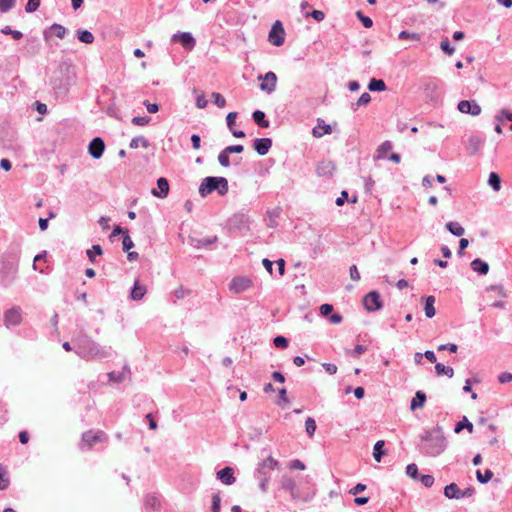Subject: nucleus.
I'll list each match as a JSON object with an SVG mask.
<instances>
[{
	"label": "nucleus",
	"mask_w": 512,
	"mask_h": 512,
	"mask_svg": "<svg viewBox=\"0 0 512 512\" xmlns=\"http://www.w3.org/2000/svg\"><path fill=\"white\" fill-rule=\"evenodd\" d=\"M212 512H220L221 511V496L220 493H214L212 495V504H211Z\"/></svg>",
	"instance_id": "nucleus-42"
},
{
	"label": "nucleus",
	"mask_w": 512,
	"mask_h": 512,
	"mask_svg": "<svg viewBox=\"0 0 512 512\" xmlns=\"http://www.w3.org/2000/svg\"><path fill=\"white\" fill-rule=\"evenodd\" d=\"M95 255H102V248L100 245H93L91 249L87 250V256L91 262L95 261Z\"/></svg>",
	"instance_id": "nucleus-47"
},
{
	"label": "nucleus",
	"mask_w": 512,
	"mask_h": 512,
	"mask_svg": "<svg viewBox=\"0 0 512 512\" xmlns=\"http://www.w3.org/2000/svg\"><path fill=\"white\" fill-rule=\"evenodd\" d=\"M371 101L369 93L364 92L355 104H352V109L356 110L358 107L368 104Z\"/></svg>",
	"instance_id": "nucleus-43"
},
{
	"label": "nucleus",
	"mask_w": 512,
	"mask_h": 512,
	"mask_svg": "<svg viewBox=\"0 0 512 512\" xmlns=\"http://www.w3.org/2000/svg\"><path fill=\"white\" fill-rule=\"evenodd\" d=\"M384 441L379 440L375 443L374 449H373V457L377 462H380L382 459V456L385 454L383 447H384Z\"/></svg>",
	"instance_id": "nucleus-35"
},
{
	"label": "nucleus",
	"mask_w": 512,
	"mask_h": 512,
	"mask_svg": "<svg viewBox=\"0 0 512 512\" xmlns=\"http://www.w3.org/2000/svg\"><path fill=\"white\" fill-rule=\"evenodd\" d=\"M149 146V141L144 136L134 137L130 141V148L136 149L138 147L147 148Z\"/></svg>",
	"instance_id": "nucleus-37"
},
{
	"label": "nucleus",
	"mask_w": 512,
	"mask_h": 512,
	"mask_svg": "<svg viewBox=\"0 0 512 512\" xmlns=\"http://www.w3.org/2000/svg\"><path fill=\"white\" fill-rule=\"evenodd\" d=\"M364 307L369 312H375L383 307L380 294L377 291H371L363 299Z\"/></svg>",
	"instance_id": "nucleus-5"
},
{
	"label": "nucleus",
	"mask_w": 512,
	"mask_h": 512,
	"mask_svg": "<svg viewBox=\"0 0 512 512\" xmlns=\"http://www.w3.org/2000/svg\"><path fill=\"white\" fill-rule=\"evenodd\" d=\"M232 221L239 228H245V227H248V225L250 223V218L248 215H246L244 213H238L233 216Z\"/></svg>",
	"instance_id": "nucleus-28"
},
{
	"label": "nucleus",
	"mask_w": 512,
	"mask_h": 512,
	"mask_svg": "<svg viewBox=\"0 0 512 512\" xmlns=\"http://www.w3.org/2000/svg\"><path fill=\"white\" fill-rule=\"evenodd\" d=\"M172 41L179 42L188 51H191L196 44L190 32H178L172 36Z\"/></svg>",
	"instance_id": "nucleus-9"
},
{
	"label": "nucleus",
	"mask_w": 512,
	"mask_h": 512,
	"mask_svg": "<svg viewBox=\"0 0 512 512\" xmlns=\"http://www.w3.org/2000/svg\"><path fill=\"white\" fill-rule=\"evenodd\" d=\"M440 47L442 51L448 55H452L455 51L454 47L450 45L448 38H445L444 40L441 41Z\"/></svg>",
	"instance_id": "nucleus-54"
},
{
	"label": "nucleus",
	"mask_w": 512,
	"mask_h": 512,
	"mask_svg": "<svg viewBox=\"0 0 512 512\" xmlns=\"http://www.w3.org/2000/svg\"><path fill=\"white\" fill-rule=\"evenodd\" d=\"M272 147V140L270 138H257L253 142V148L260 155H266Z\"/></svg>",
	"instance_id": "nucleus-15"
},
{
	"label": "nucleus",
	"mask_w": 512,
	"mask_h": 512,
	"mask_svg": "<svg viewBox=\"0 0 512 512\" xmlns=\"http://www.w3.org/2000/svg\"><path fill=\"white\" fill-rule=\"evenodd\" d=\"M143 504L146 512H160L162 508L161 496L157 493H148L144 497Z\"/></svg>",
	"instance_id": "nucleus-8"
},
{
	"label": "nucleus",
	"mask_w": 512,
	"mask_h": 512,
	"mask_svg": "<svg viewBox=\"0 0 512 512\" xmlns=\"http://www.w3.org/2000/svg\"><path fill=\"white\" fill-rule=\"evenodd\" d=\"M285 39V30L282 26V23L280 21H276L268 35V40L271 44L274 46H281L284 43Z\"/></svg>",
	"instance_id": "nucleus-6"
},
{
	"label": "nucleus",
	"mask_w": 512,
	"mask_h": 512,
	"mask_svg": "<svg viewBox=\"0 0 512 512\" xmlns=\"http://www.w3.org/2000/svg\"><path fill=\"white\" fill-rule=\"evenodd\" d=\"M471 268L480 275H486L489 271L488 263L480 258H476L471 262Z\"/></svg>",
	"instance_id": "nucleus-21"
},
{
	"label": "nucleus",
	"mask_w": 512,
	"mask_h": 512,
	"mask_svg": "<svg viewBox=\"0 0 512 512\" xmlns=\"http://www.w3.org/2000/svg\"><path fill=\"white\" fill-rule=\"evenodd\" d=\"M435 372L438 376L440 375H446L449 378H452L454 376V370L450 366H445L442 363H436L435 364Z\"/></svg>",
	"instance_id": "nucleus-31"
},
{
	"label": "nucleus",
	"mask_w": 512,
	"mask_h": 512,
	"mask_svg": "<svg viewBox=\"0 0 512 512\" xmlns=\"http://www.w3.org/2000/svg\"><path fill=\"white\" fill-rule=\"evenodd\" d=\"M76 354L85 360H100L108 355V352L91 339H84L77 345Z\"/></svg>",
	"instance_id": "nucleus-3"
},
{
	"label": "nucleus",
	"mask_w": 512,
	"mask_h": 512,
	"mask_svg": "<svg viewBox=\"0 0 512 512\" xmlns=\"http://www.w3.org/2000/svg\"><path fill=\"white\" fill-rule=\"evenodd\" d=\"M434 303H435L434 296H428L425 298L424 311H425V315L427 318H432L436 314Z\"/></svg>",
	"instance_id": "nucleus-27"
},
{
	"label": "nucleus",
	"mask_w": 512,
	"mask_h": 512,
	"mask_svg": "<svg viewBox=\"0 0 512 512\" xmlns=\"http://www.w3.org/2000/svg\"><path fill=\"white\" fill-rule=\"evenodd\" d=\"M228 180L224 177L208 176L204 178L199 186V194L206 197L213 191H217L220 196L228 193Z\"/></svg>",
	"instance_id": "nucleus-4"
},
{
	"label": "nucleus",
	"mask_w": 512,
	"mask_h": 512,
	"mask_svg": "<svg viewBox=\"0 0 512 512\" xmlns=\"http://www.w3.org/2000/svg\"><path fill=\"white\" fill-rule=\"evenodd\" d=\"M498 381L501 383V384H506V383H510L512 381V374L510 372H502L499 376H498Z\"/></svg>",
	"instance_id": "nucleus-64"
},
{
	"label": "nucleus",
	"mask_w": 512,
	"mask_h": 512,
	"mask_svg": "<svg viewBox=\"0 0 512 512\" xmlns=\"http://www.w3.org/2000/svg\"><path fill=\"white\" fill-rule=\"evenodd\" d=\"M357 18L361 21L365 28H370L373 25V21L370 17L365 16L361 11L356 12Z\"/></svg>",
	"instance_id": "nucleus-50"
},
{
	"label": "nucleus",
	"mask_w": 512,
	"mask_h": 512,
	"mask_svg": "<svg viewBox=\"0 0 512 512\" xmlns=\"http://www.w3.org/2000/svg\"><path fill=\"white\" fill-rule=\"evenodd\" d=\"M226 150V152H228L229 154H232V153H236V154H239V153H242L243 150H244V147L243 145L241 144H237V145H230V146H227L224 148Z\"/></svg>",
	"instance_id": "nucleus-63"
},
{
	"label": "nucleus",
	"mask_w": 512,
	"mask_h": 512,
	"mask_svg": "<svg viewBox=\"0 0 512 512\" xmlns=\"http://www.w3.org/2000/svg\"><path fill=\"white\" fill-rule=\"evenodd\" d=\"M122 234V245H123V251L128 252V231L123 230L120 226H116L112 233L110 234V240L113 241L114 238L118 235Z\"/></svg>",
	"instance_id": "nucleus-23"
},
{
	"label": "nucleus",
	"mask_w": 512,
	"mask_h": 512,
	"mask_svg": "<svg viewBox=\"0 0 512 512\" xmlns=\"http://www.w3.org/2000/svg\"><path fill=\"white\" fill-rule=\"evenodd\" d=\"M104 150H105V143H104L103 139L100 137L93 138L88 145V152H89L90 156L94 159L101 158Z\"/></svg>",
	"instance_id": "nucleus-10"
},
{
	"label": "nucleus",
	"mask_w": 512,
	"mask_h": 512,
	"mask_svg": "<svg viewBox=\"0 0 512 512\" xmlns=\"http://www.w3.org/2000/svg\"><path fill=\"white\" fill-rule=\"evenodd\" d=\"M309 16H311L317 22H320L325 18L324 12H322L320 10H313L312 12L305 14V17H309Z\"/></svg>",
	"instance_id": "nucleus-59"
},
{
	"label": "nucleus",
	"mask_w": 512,
	"mask_h": 512,
	"mask_svg": "<svg viewBox=\"0 0 512 512\" xmlns=\"http://www.w3.org/2000/svg\"><path fill=\"white\" fill-rule=\"evenodd\" d=\"M446 447L447 441L440 426L425 431L421 436L420 452L425 456L436 457L442 454Z\"/></svg>",
	"instance_id": "nucleus-1"
},
{
	"label": "nucleus",
	"mask_w": 512,
	"mask_h": 512,
	"mask_svg": "<svg viewBox=\"0 0 512 512\" xmlns=\"http://www.w3.org/2000/svg\"><path fill=\"white\" fill-rule=\"evenodd\" d=\"M280 487L290 493L292 500L299 499V495L295 491L296 482L292 477L283 475L280 479Z\"/></svg>",
	"instance_id": "nucleus-13"
},
{
	"label": "nucleus",
	"mask_w": 512,
	"mask_h": 512,
	"mask_svg": "<svg viewBox=\"0 0 512 512\" xmlns=\"http://www.w3.org/2000/svg\"><path fill=\"white\" fill-rule=\"evenodd\" d=\"M195 105H196V107H197V108H199V109H204V108H206V107H207V105H208V101H207V99H206V97H205V95H204V94H200V95H198V96L196 97Z\"/></svg>",
	"instance_id": "nucleus-60"
},
{
	"label": "nucleus",
	"mask_w": 512,
	"mask_h": 512,
	"mask_svg": "<svg viewBox=\"0 0 512 512\" xmlns=\"http://www.w3.org/2000/svg\"><path fill=\"white\" fill-rule=\"evenodd\" d=\"M146 294V287L141 285L139 280H135L132 290L130 291V298L133 300H140Z\"/></svg>",
	"instance_id": "nucleus-22"
},
{
	"label": "nucleus",
	"mask_w": 512,
	"mask_h": 512,
	"mask_svg": "<svg viewBox=\"0 0 512 512\" xmlns=\"http://www.w3.org/2000/svg\"><path fill=\"white\" fill-rule=\"evenodd\" d=\"M406 474L408 476H410L411 478H414L416 479L418 477V467L416 464L412 463V464H409L407 467H406Z\"/></svg>",
	"instance_id": "nucleus-58"
},
{
	"label": "nucleus",
	"mask_w": 512,
	"mask_h": 512,
	"mask_svg": "<svg viewBox=\"0 0 512 512\" xmlns=\"http://www.w3.org/2000/svg\"><path fill=\"white\" fill-rule=\"evenodd\" d=\"M438 351L448 350L451 353H456L458 350V346L454 343L441 344L438 346Z\"/></svg>",
	"instance_id": "nucleus-62"
},
{
	"label": "nucleus",
	"mask_w": 512,
	"mask_h": 512,
	"mask_svg": "<svg viewBox=\"0 0 512 512\" xmlns=\"http://www.w3.org/2000/svg\"><path fill=\"white\" fill-rule=\"evenodd\" d=\"M398 38L400 40L420 41L421 35L414 32L401 31L398 35Z\"/></svg>",
	"instance_id": "nucleus-39"
},
{
	"label": "nucleus",
	"mask_w": 512,
	"mask_h": 512,
	"mask_svg": "<svg viewBox=\"0 0 512 512\" xmlns=\"http://www.w3.org/2000/svg\"><path fill=\"white\" fill-rule=\"evenodd\" d=\"M211 97L214 101V103L219 107V108H223L226 106V100L225 98L218 92H213L211 94Z\"/></svg>",
	"instance_id": "nucleus-51"
},
{
	"label": "nucleus",
	"mask_w": 512,
	"mask_h": 512,
	"mask_svg": "<svg viewBox=\"0 0 512 512\" xmlns=\"http://www.w3.org/2000/svg\"><path fill=\"white\" fill-rule=\"evenodd\" d=\"M252 286V280L246 276L234 277L229 283V290L234 294H240Z\"/></svg>",
	"instance_id": "nucleus-7"
},
{
	"label": "nucleus",
	"mask_w": 512,
	"mask_h": 512,
	"mask_svg": "<svg viewBox=\"0 0 512 512\" xmlns=\"http://www.w3.org/2000/svg\"><path fill=\"white\" fill-rule=\"evenodd\" d=\"M229 153L226 152L225 149H223L219 155H218V162L222 167H229L230 166V160H229Z\"/></svg>",
	"instance_id": "nucleus-46"
},
{
	"label": "nucleus",
	"mask_w": 512,
	"mask_h": 512,
	"mask_svg": "<svg viewBox=\"0 0 512 512\" xmlns=\"http://www.w3.org/2000/svg\"><path fill=\"white\" fill-rule=\"evenodd\" d=\"M318 126L313 128V136L316 138H320L325 134H330L332 132V128L330 125L325 124L323 120L318 119Z\"/></svg>",
	"instance_id": "nucleus-24"
},
{
	"label": "nucleus",
	"mask_w": 512,
	"mask_h": 512,
	"mask_svg": "<svg viewBox=\"0 0 512 512\" xmlns=\"http://www.w3.org/2000/svg\"><path fill=\"white\" fill-rule=\"evenodd\" d=\"M217 478L225 485H232L236 478L232 467L226 466L217 472Z\"/></svg>",
	"instance_id": "nucleus-18"
},
{
	"label": "nucleus",
	"mask_w": 512,
	"mask_h": 512,
	"mask_svg": "<svg viewBox=\"0 0 512 512\" xmlns=\"http://www.w3.org/2000/svg\"><path fill=\"white\" fill-rule=\"evenodd\" d=\"M493 475L494 474L490 469H486L484 474H482L480 470H477L476 472L477 480L482 484L488 483L492 479Z\"/></svg>",
	"instance_id": "nucleus-38"
},
{
	"label": "nucleus",
	"mask_w": 512,
	"mask_h": 512,
	"mask_svg": "<svg viewBox=\"0 0 512 512\" xmlns=\"http://www.w3.org/2000/svg\"><path fill=\"white\" fill-rule=\"evenodd\" d=\"M446 229L457 237H461L465 233L464 228L458 222H448Z\"/></svg>",
	"instance_id": "nucleus-32"
},
{
	"label": "nucleus",
	"mask_w": 512,
	"mask_h": 512,
	"mask_svg": "<svg viewBox=\"0 0 512 512\" xmlns=\"http://www.w3.org/2000/svg\"><path fill=\"white\" fill-rule=\"evenodd\" d=\"M153 196L165 199L169 194V183L168 180L164 177H160L157 180V188H153L151 190Z\"/></svg>",
	"instance_id": "nucleus-14"
},
{
	"label": "nucleus",
	"mask_w": 512,
	"mask_h": 512,
	"mask_svg": "<svg viewBox=\"0 0 512 512\" xmlns=\"http://www.w3.org/2000/svg\"><path fill=\"white\" fill-rule=\"evenodd\" d=\"M40 6V0H28L26 4L25 10L27 13H32L36 11Z\"/></svg>",
	"instance_id": "nucleus-56"
},
{
	"label": "nucleus",
	"mask_w": 512,
	"mask_h": 512,
	"mask_svg": "<svg viewBox=\"0 0 512 512\" xmlns=\"http://www.w3.org/2000/svg\"><path fill=\"white\" fill-rule=\"evenodd\" d=\"M506 119L512 122V112L507 109H502L500 112L494 117L496 122H502L503 119Z\"/></svg>",
	"instance_id": "nucleus-45"
},
{
	"label": "nucleus",
	"mask_w": 512,
	"mask_h": 512,
	"mask_svg": "<svg viewBox=\"0 0 512 512\" xmlns=\"http://www.w3.org/2000/svg\"><path fill=\"white\" fill-rule=\"evenodd\" d=\"M1 33L5 35H11L13 39L19 40L23 37L22 32L18 30H12L10 26H5L1 29Z\"/></svg>",
	"instance_id": "nucleus-44"
},
{
	"label": "nucleus",
	"mask_w": 512,
	"mask_h": 512,
	"mask_svg": "<svg viewBox=\"0 0 512 512\" xmlns=\"http://www.w3.org/2000/svg\"><path fill=\"white\" fill-rule=\"evenodd\" d=\"M22 319L21 311L19 308H12L5 313L4 321L7 327L16 326L20 324Z\"/></svg>",
	"instance_id": "nucleus-16"
},
{
	"label": "nucleus",
	"mask_w": 512,
	"mask_h": 512,
	"mask_svg": "<svg viewBox=\"0 0 512 512\" xmlns=\"http://www.w3.org/2000/svg\"><path fill=\"white\" fill-rule=\"evenodd\" d=\"M273 343L277 348L285 349L288 347V340L284 336H276L273 339Z\"/></svg>",
	"instance_id": "nucleus-53"
},
{
	"label": "nucleus",
	"mask_w": 512,
	"mask_h": 512,
	"mask_svg": "<svg viewBox=\"0 0 512 512\" xmlns=\"http://www.w3.org/2000/svg\"><path fill=\"white\" fill-rule=\"evenodd\" d=\"M51 30L54 32V34L60 38L63 39L66 35V28L60 24H53L51 26Z\"/></svg>",
	"instance_id": "nucleus-49"
},
{
	"label": "nucleus",
	"mask_w": 512,
	"mask_h": 512,
	"mask_svg": "<svg viewBox=\"0 0 512 512\" xmlns=\"http://www.w3.org/2000/svg\"><path fill=\"white\" fill-rule=\"evenodd\" d=\"M420 481L425 487L430 488L434 484V477L430 474L421 475Z\"/></svg>",
	"instance_id": "nucleus-57"
},
{
	"label": "nucleus",
	"mask_w": 512,
	"mask_h": 512,
	"mask_svg": "<svg viewBox=\"0 0 512 512\" xmlns=\"http://www.w3.org/2000/svg\"><path fill=\"white\" fill-rule=\"evenodd\" d=\"M150 121L151 118L149 116H135L131 119V122L138 126H146Z\"/></svg>",
	"instance_id": "nucleus-48"
},
{
	"label": "nucleus",
	"mask_w": 512,
	"mask_h": 512,
	"mask_svg": "<svg viewBox=\"0 0 512 512\" xmlns=\"http://www.w3.org/2000/svg\"><path fill=\"white\" fill-rule=\"evenodd\" d=\"M252 119L254 122L260 126L261 128H268L269 127V121L265 119V113L261 110H255L252 113Z\"/></svg>",
	"instance_id": "nucleus-26"
},
{
	"label": "nucleus",
	"mask_w": 512,
	"mask_h": 512,
	"mask_svg": "<svg viewBox=\"0 0 512 512\" xmlns=\"http://www.w3.org/2000/svg\"><path fill=\"white\" fill-rule=\"evenodd\" d=\"M463 429H467L469 433L473 432V424L468 420L466 416H464L461 421L456 423L454 432L458 434Z\"/></svg>",
	"instance_id": "nucleus-29"
},
{
	"label": "nucleus",
	"mask_w": 512,
	"mask_h": 512,
	"mask_svg": "<svg viewBox=\"0 0 512 512\" xmlns=\"http://www.w3.org/2000/svg\"><path fill=\"white\" fill-rule=\"evenodd\" d=\"M461 490L456 483H451L444 488V495L448 499H460Z\"/></svg>",
	"instance_id": "nucleus-25"
},
{
	"label": "nucleus",
	"mask_w": 512,
	"mask_h": 512,
	"mask_svg": "<svg viewBox=\"0 0 512 512\" xmlns=\"http://www.w3.org/2000/svg\"><path fill=\"white\" fill-rule=\"evenodd\" d=\"M108 377L111 382H121L125 378V373L124 372L116 373L113 371L108 374Z\"/></svg>",
	"instance_id": "nucleus-61"
},
{
	"label": "nucleus",
	"mask_w": 512,
	"mask_h": 512,
	"mask_svg": "<svg viewBox=\"0 0 512 512\" xmlns=\"http://www.w3.org/2000/svg\"><path fill=\"white\" fill-rule=\"evenodd\" d=\"M391 149L392 143L388 140L384 141L377 149V158H383Z\"/></svg>",
	"instance_id": "nucleus-40"
},
{
	"label": "nucleus",
	"mask_w": 512,
	"mask_h": 512,
	"mask_svg": "<svg viewBox=\"0 0 512 512\" xmlns=\"http://www.w3.org/2000/svg\"><path fill=\"white\" fill-rule=\"evenodd\" d=\"M335 169V164L332 161L324 160L317 165V174L319 176L330 177L333 175Z\"/></svg>",
	"instance_id": "nucleus-19"
},
{
	"label": "nucleus",
	"mask_w": 512,
	"mask_h": 512,
	"mask_svg": "<svg viewBox=\"0 0 512 512\" xmlns=\"http://www.w3.org/2000/svg\"><path fill=\"white\" fill-rule=\"evenodd\" d=\"M217 240V237H213V238H207V239H199V240H196L195 244H193V246L197 249L199 248H202V247H206L208 245H211L212 243H214L215 241Z\"/></svg>",
	"instance_id": "nucleus-52"
},
{
	"label": "nucleus",
	"mask_w": 512,
	"mask_h": 512,
	"mask_svg": "<svg viewBox=\"0 0 512 512\" xmlns=\"http://www.w3.org/2000/svg\"><path fill=\"white\" fill-rule=\"evenodd\" d=\"M488 184L494 191H499L501 188V178L496 172H491L488 178Z\"/></svg>",
	"instance_id": "nucleus-36"
},
{
	"label": "nucleus",
	"mask_w": 512,
	"mask_h": 512,
	"mask_svg": "<svg viewBox=\"0 0 512 512\" xmlns=\"http://www.w3.org/2000/svg\"><path fill=\"white\" fill-rule=\"evenodd\" d=\"M260 80L263 82L260 84V89L262 91H266L267 93H271L276 89L277 76L274 72L269 71L264 76H259Z\"/></svg>",
	"instance_id": "nucleus-12"
},
{
	"label": "nucleus",
	"mask_w": 512,
	"mask_h": 512,
	"mask_svg": "<svg viewBox=\"0 0 512 512\" xmlns=\"http://www.w3.org/2000/svg\"><path fill=\"white\" fill-rule=\"evenodd\" d=\"M482 144L483 141L478 136H471L468 139V148L471 150L472 154L477 153Z\"/></svg>",
	"instance_id": "nucleus-33"
},
{
	"label": "nucleus",
	"mask_w": 512,
	"mask_h": 512,
	"mask_svg": "<svg viewBox=\"0 0 512 512\" xmlns=\"http://www.w3.org/2000/svg\"><path fill=\"white\" fill-rule=\"evenodd\" d=\"M458 110L464 114H470L472 116H478L481 113V107L474 100H462L458 103Z\"/></svg>",
	"instance_id": "nucleus-11"
},
{
	"label": "nucleus",
	"mask_w": 512,
	"mask_h": 512,
	"mask_svg": "<svg viewBox=\"0 0 512 512\" xmlns=\"http://www.w3.org/2000/svg\"><path fill=\"white\" fill-rule=\"evenodd\" d=\"M368 89L372 92H381L386 90V84L381 79L372 78L368 84Z\"/></svg>",
	"instance_id": "nucleus-30"
},
{
	"label": "nucleus",
	"mask_w": 512,
	"mask_h": 512,
	"mask_svg": "<svg viewBox=\"0 0 512 512\" xmlns=\"http://www.w3.org/2000/svg\"><path fill=\"white\" fill-rule=\"evenodd\" d=\"M278 467L279 462L270 455L257 464L254 471V478L259 482L261 492H267L268 483L271 478L270 473Z\"/></svg>",
	"instance_id": "nucleus-2"
},
{
	"label": "nucleus",
	"mask_w": 512,
	"mask_h": 512,
	"mask_svg": "<svg viewBox=\"0 0 512 512\" xmlns=\"http://www.w3.org/2000/svg\"><path fill=\"white\" fill-rule=\"evenodd\" d=\"M425 402H426V394L423 391L418 390L415 393V396L411 400L410 409L412 411H414L418 408H422L424 406Z\"/></svg>",
	"instance_id": "nucleus-20"
},
{
	"label": "nucleus",
	"mask_w": 512,
	"mask_h": 512,
	"mask_svg": "<svg viewBox=\"0 0 512 512\" xmlns=\"http://www.w3.org/2000/svg\"><path fill=\"white\" fill-rule=\"evenodd\" d=\"M77 37L81 42L85 44H92L94 42V36L88 30H78Z\"/></svg>",
	"instance_id": "nucleus-34"
},
{
	"label": "nucleus",
	"mask_w": 512,
	"mask_h": 512,
	"mask_svg": "<svg viewBox=\"0 0 512 512\" xmlns=\"http://www.w3.org/2000/svg\"><path fill=\"white\" fill-rule=\"evenodd\" d=\"M316 422L312 417H308L305 421V430L309 437H312L316 431Z\"/></svg>",
	"instance_id": "nucleus-41"
},
{
	"label": "nucleus",
	"mask_w": 512,
	"mask_h": 512,
	"mask_svg": "<svg viewBox=\"0 0 512 512\" xmlns=\"http://www.w3.org/2000/svg\"><path fill=\"white\" fill-rule=\"evenodd\" d=\"M15 5V0H0V12L5 13L12 9Z\"/></svg>",
	"instance_id": "nucleus-55"
},
{
	"label": "nucleus",
	"mask_w": 512,
	"mask_h": 512,
	"mask_svg": "<svg viewBox=\"0 0 512 512\" xmlns=\"http://www.w3.org/2000/svg\"><path fill=\"white\" fill-rule=\"evenodd\" d=\"M105 438V434L102 431H87L82 435V441L88 445V447H92L97 442H102Z\"/></svg>",
	"instance_id": "nucleus-17"
}]
</instances>
